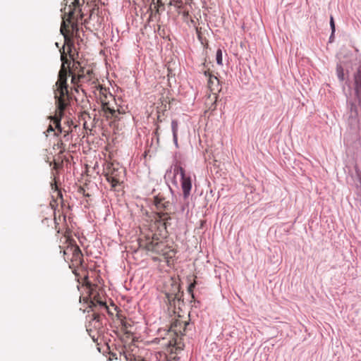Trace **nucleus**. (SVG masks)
I'll list each match as a JSON object with an SVG mask.
<instances>
[{"mask_svg":"<svg viewBox=\"0 0 361 361\" xmlns=\"http://www.w3.org/2000/svg\"><path fill=\"white\" fill-rule=\"evenodd\" d=\"M99 99L102 106V110L107 118H118V114L120 111L118 109H116L115 99L114 96L108 92L105 87H100L99 89Z\"/></svg>","mask_w":361,"mask_h":361,"instance_id":"nucleus-4","label":"nucleus"},{"mask_svg":"<svg viewBox=\"0 0 361 361\" xmlns=\"http://www.w3.org/2000/svg\"><path fill=\"white\" fill-rule=\"evenodd\" d=\"M154 202L157 209L161 211L153 213L150 221L140 228L139 245L151 255L154 259L161 260L159 257H162L169 262L176 253L164 240L161 233L166 230L169 221L171 220L170 214L167 212L171 204L160 195L156 196Z\"/></svg>","mask_w":361,"mask_h":361,"instance_id":"nucleus-1","label":"nucleus"},{"mask_svg":"<svg viewBox=\"0 0 361 361\" xmlns=\"http://www.w3.org/2000/svg\"><path fill=\"white\" fill-rule=\"evenodd\" d=\"M61 61L62 65L59 73L58 80L56 82V88L54 90L56 111L54 115L50 116L53 123L49 125L47 131H54L55 129H57L59 133H64V137H66L72 131L71 127L68 125L67 129L65 127L62 128L60 121L65 110L70 105L71 99L68 90V72L72 77V83L79 87L82 83L87 82L92 79L93 71L90 68L82 67L78 61H73L72 68L68 71L65 64L68 63V61L63 54H61ZM68 123L69 121L67 122V124Z\"/></svg>","mask_w":361,"mask_h":361,"instance_id":"nucleus-2","label":"nucleus"},{"mask_svg":"<svg viewBox=\"0 0 361 361\" xmlns=\"http://www.w3.org/2000/svg\"><path fill=\"white\" fill-rule=\"evenodd\" d=\"M50 205L53 207H54V204L52 202L50 203Z\"/></svg>","mask_w":361,"mask_h":361,"instance_id":"nucleus-25","label":"nucleus"},{"mask_svg":"<svg viewBox=\"0 0 361 361\" xmlns=\"http://www.w3.org/2000/svg\"><path fill=\"white\" fill-rule=\"evenodd\" d=\"M330 26L331 28V35H333L335 32V23L332 16L330 17Z\"/></svg>","mask_w":361,"mask_h":361,"instance_id":"nucleus-20","label":"nucleus"},{"mask_svg":"<svg viewBox=\"0 0 361 361\" xmlns=\"http://www.w3.org/2000/svg\"><path fill=\"white\" fill-rule=\"evenodd\" d=\"M216 63L221 66L223 64V59H222V51L221 49H219L217 51H216Z\"/></svg>","mask_w":361,"mask_h":361,"instance_id":"nucleus-17","label":"nucleus"},{"mask_svg":"<svg viewBox=\"0 0 361 361\" xmlns=\"http://www.w3.org/2000/svg\"><path fill=\"white\" fill-rule=\"evenodd\" d=\"M105 176L112 188H116L123 182L124 169L118 164L108 163L104 169Z\"/></svg>","mask_w":361,"mask_h":361,"instance_id":"nucleus-5","label":"nucleus"},{"mask_svg":"<svg viewBox=\"0 0 361 361\" xmlns=\"http://www.w3.org/2000/svg\"><path fill=\"white\" fill-rule=\"evenodd\" d=\"M195 284H196V282L194 281L193 283H192L191 284H190L189 287H188V291L190 293H192L193 291V289L195 287Z\"/></svg>","mask_w":361,"mask_h":361,"instance_id":"nucleus-21","label":"nucleus"},{"mask_svg":"<svg viewBox=\"0 0 361 361\" xmlns=\"http://www.w3.org/2000/svg\"><path fill=\"white\" fill-rule=\"evenodd\" d=\"M93 316H94V320H97V321H99V315L98 314L94 313V314H93Z\"/></svg>","mask_w":361,"mask_h":361,"instance_id":"nucleus-22","label":"nucleus"},{"mask_svg":"<svg viewBox=\"0 0 361 361\" xmlns=\"http://www.w3.org/2000/svg\"><path fill=\"white\" fill-rule=\"evenodd\" d=\"M86 118H90V116L88 113H87L86 111H84L80 115V119L84 120L83 126H84V128H86V125H87Z\"/></svg>","mask_w":361,"mask_h":361,"instance_id":"nucleus-19","label":"nucleus"},{"mask_svg":"<svg viewBox=\"0 0 361 361\" xmlns=\"http://www.w3.org/2000/svg\"><path fill=\"white\" fill-rule=\"evenodd\" d=\"M336 74L341 81L344 80V71L341 65H338L336 67Z\"/></svg>","mask_w":361,"mask_h":361,"instance_id":"nucleus-16","label":"nucleus"},{"mask_svg":"<svg viewBox=\"0 0 361 361\" xmlns=\"http://www.w3.org/2000/svg\"><path fill=\"white\" fill-rule=\"evenodd\" d=\"M158 130H159V127H157V128H156V132H155V133H156V134H157V133H158Z\"/></svg>","mask_w":361,"mask_h":361,"instance_id":"nucleus-23","label":"nucleus"},{"mask_svg":"<svg viewBox=\"0 0 361 361\" xmlns=\"http://www.w3.org/2000/svg\"><path fill=\"white\" fill-rule=\"evenodd\" d=\"M204 75L208 78V87L212 92L215 94L216 92L219 91V80L215 75H212V73L208 71H204Z\"/></svg>","mask_w":361,"mask_h":361,"instance_id":"nucleus-9","label":"nucleus"},{"mask_svg":"<svg viewBox=\"0 0 361 361\" xmlns=\"http://www.w3.org/2000/svg\"><path fill=\"white\" fill-rule=\"evenodd\" d=\"M57 193H58V195H59V196L61 197H61H62V195H61V192H58Z\"/></svg>","mask_w":361,"mask_h":361,"instance_id":"nucleus-24","label":"nucleus"},{"mask_svg":"<svg viewBox=\"0 0 361 361\" xmlns=\"http://www.w3.org/2000/svg\"><path fill=\"white\" fill-rule=\"evenodd\" d=\"M181 188L183 190L184 197L189 196L192 188L191 178L189 175L181 178Z\"/></svg>","mask_w":361,"mask_h":361,"instance_id":"nucleus-12","label":"nucleus"},{"mask_svg":"<svg viewBox=\"0 0 361 361\" xmlns=\"http://www.w3.org/2000/svg\"><path fill=\"white\" fill-rule=\"evenodd\" d=\"M355 91L359 104L361 106V65L354 74Z\"/></svg>","mask_w":361,"mask_h":361,"instance_id":"nucleus-10","label":"nucleus"},{"mask_svg":"<svg viewBox=\"0 0 361 361\" xmlns=\"http://www.w3.org/2000/svg\"><path fill=\"white\" fill-rule=\"evenodd\" d=\"M66 261L69 263V267L71 269H76L80 267L83 262V255L80 249L79 248L76 252L73 253L70 259H67Z\"/></svg>","mask_w":361,"mask_h":361,"instance_id":"nucleus-8","label":"nucleus"},{"mask_svg":"<svg viewBox=\"0 0 361 361\" xmlns=\"http://www.w3.org/2000/svg\"><path fill=\"white\" fill-rule=\"evenodd\" d=\"M189 323L186 320H183L180 316L176 319L171 324L170 331L173 332L177 336H183L185 334L187 326Z\"/></svg>","mask_w":361,"mask_h":361,"instance_id":"nucleus-7","label":"nucleus"},{"mask_svg":"<svg viewBox=\"0 0 361 361\" xmlns=\"http://www.w3.org/2000/svg\"><path fill=\"white\" fill-rule=\"evenodd\" d=\"M173 171H174L175 175L179 174L180 176V178H184V176H188L185 173V169L180 166H175Z\"/></svg>","mask_w":361,"mask_h":361,"instance_id":"nucleus-15","label":"nucleus"},{"mask_svg":"<svg viewBox=\"0 0 361 361\" xmlns=\"http://www.w3.org/2000/svg\"><path fill=\"white\" fill-rule=\"evenodd\" d=\"M171 129L173 133V142L176 146H178V123L177 121L173 120L171 122Z\"/></svg>","mask_w":361,"mask_h":361,"instance_id":"nucleus-14","label":"nucleus"},{"mask_svg":"<svg viewBox=\"0 0 361 361\" xmlns=\"http://www.w3.org/2000/svg\"><path fill=\"white\" fill-rule=\"evenodd\" d=\"M63 243L65 245H59L61 252L63 253V257L65 260L70 259V257L76 252L80 247L75 244L73 239L71 238L69 235H64L63 237Z\"/></svg>","mask_w":361,"mask_h":361,"instance_id":"nucleus-6","label":"nucleus"},{"mask_svg":"<svg viewBox=\"0 0 361 361\" xmlns=\"http://www.w3.org/2000/svg\"><path fill=\"white\" fill-rule=\"evenodd\" d=\"M57 147L58 149H59V152L62 153L65 150L64 144L62 140L58 141V142L54 145V148Z\"/></svg>","mask_w":361,"mask_h":361,"instance_id":"nucleus-18","label":"nucleus"},{"mask_svg":"<svg viewBox=\"0 0 361 361\" xmlns=\"http://www.w3.org/2000/svg\"><path fill=\"white\" fill-rule=\"evenodd\" d=\"M63 1L66 6L63 9L64 14L60 30L67 42L71 37L78 36V21L82 18V14L79 8V0H63Z\"/></svg>","mask_w":361,"mask_h":361,"instance_id":"nucleus-3","label":"nucleus"},{"mask_svg":"<svg viewBox=\"0 0 361 361\" xmlns=\"http://www.w3.org/2000/svg\"><path fill=\"white\" fill-rule=\"evenodd\" d=\"M89 307L92 309V311L108 310L106 303L102 300V298L99 295L93 296L92 298H91Z\"/></svg>","mask_w":361,"mask_h":361,"instance_id":"nucleus-11","label":"nucleus"},{"mask_svg":"<svg viewBox=\"0 0 361 361\" xmlns=\"http://www.w3.org/2000/svg\"><path fill=\"white\" fill-rule=\"evenodd\" d=\"M126 361H146L140 356H136L131 352L126 350L123 353Z\"/></svg>","mask_w":361,"mask_h":361,"instance_id":"nucleus-13","label":"nucleus"}]
</instances>
